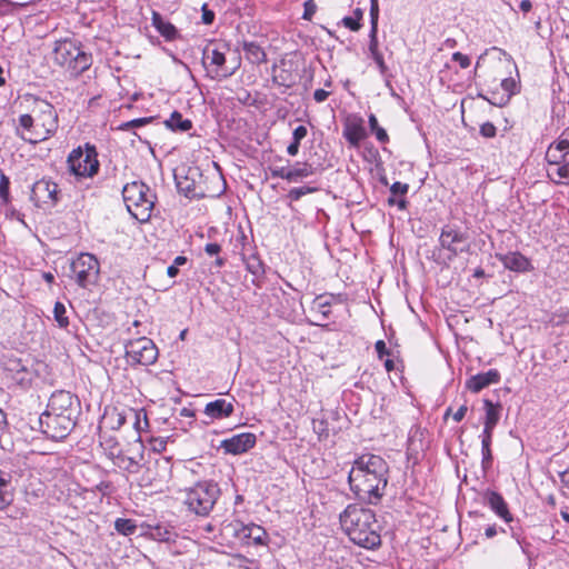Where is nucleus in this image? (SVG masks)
I'll return each instance as SVG.
<instances>
[{"instance_id": "nucleus-4", "label": "nucleus", "mask_w": 569, "mask_h": 569, "mask_svg": "<svg viewBox=\"0 0 569 569\" xmlns=\"http://www.w3.org/2000/svg\"><path fill=\"white\" fill-rule=\"evenodd\" d=\"M53 60L74 76L81 74L92 64V56L86 52L80 43L73 39L56 41Z\"/></svg>"}, {"instance_id": "nucleus-43", "label": "nucleus", "mask_w": 569, "mask_h": 569, "mask_svg": "<svg viewBox=\"0 0 569 569\" xmlns=\"http://www.w3.org/2000/svg\"><path fill=\"white\" fill-rule=\"evenodd\" d=\"M9 184H10L9 178L4 173L1 172V176H0V197L2 198V200L4 202L9 201Z\"/></svg>"}, {"instance_id": "nucleus-6", "label": "nucleus", "mask_w": 569, "mask_h": 569, "mask_svg": "<svg viewBox=\"0 0 569 569\" xmlns=\"http://www.w3.org/2000/svg\"><path fill=\"white\" fill-rule=\"evenodd\" d=\"M122 196L129 212L134 219L140 222L149 221L156 196L146 183L141 181L127 183L122 189Z\"/></svg>"}, {"instance_id": "nucleus-60", "label": "nucleus", "mask_w": 569, "mask_h": 569, "mask_svg": "<svg viewBox=\"0 0 569 569\" xmlns=\"http://www.w3.org/2000/svg\"><path fill=\"white\" fill-rule=\"evenodd\" d=\"M270 170H271V176L273 178H281V179L287 180V174H288L289 169H287L284 167H279V168H271Z\"/></svg>"}, {"instance_id": "nucleus-28", "label": "nucleus", "mask_w": 569, "mask_h": 569, "mask_svg": "<svg viewBox=\"0 0 569 569\" xmlns=\"http://www.w3.org/2000/svg\"><path fill=\"white\" fill-rule=\"evenodd\" d=\"M246 59L253 64H261L267 61L264 50L256 42H243Z\"/></svg>"}, {"instance_id": "nucleus-16", "label": "nucleus", "mask_w": 569, "mask_h": 569, "mask_svg": "<svg viewBox=\"0 0 569 569\" xmlns=\"http://www.w3.org/2000/svg\"><path fill=\"white\" fill-rule=\"evenodd\" d=\"M126 353L133 361L143 366H149L157 360L158 349L151 339L142 337L130 341L126 346Z\"/></svg>"}, {"instance_id": "nucleus-47", "label": "nucleus", "mask_w": 569, "mask_h": 569, "mask_svg": "<svg viewBox=\"0 0 569 569\" xmlns=\"http://www.w3.org/2000/svg\"><path fill=\"white\" fill-rule=\"evenodd\" d=\"M481 453H482L481 467H482V470L486 472L492 466L493 458H492L491 449H483V450H481Z\"/></svg>"}, {"instance_id": "nucleus-20", "label": "nucleus", "mask_w": 569, "mask_h": 569, "mask_svg": "<svg viewBox=\"0 0 569 569\" xmlns=\"http://www.w3.org/2000/svg\"><path fill=\"white\" fill-rule=\"evenodd\" d=\"M500 86L503 90L502 93L492 91L490 97H485L491 104L502 107L509 102L512 94L516 93L517 82L513 78L500 79Z\"/></svg>"}, {"instance_id": "nucleus-9", "label": "nucleus", "mask_w": 569, "mask_h": 569, "mask_svg": "<svg viewBox=\"0 0 569 569\" xmlns=\"http://www.w3.org/2000/svg\"><path fill=\"white\" fill-rule=\"evenodd\" d=\"M174 180L179 193L186 198L203 199L208 196L202 172L198 167L182 168L174 173Z\"/></svg>"}, {"instance_id": "nucleus-41", "label": "nucleus", "mask_w": 569, "mask_h": 569, "mask_svg": "<svg viewBox=\"0 0 569 569\" xmlns=\"http://www.w3.org/2000/svg\"><path fill=\"white\" fill-rule=\"evenodd\" d=\"M332 298H333V296L330 295L328 299L326 296H318L315 299V305L320 309V311L322 312V315L325 317H327L330 312L329 308L331 306Z\"/></svg>"}, {"instance_id": "nucleus-42", "label": "nucleus", "mask_w": 569, "mask_h": 569, "mask_svg": "<svg viewBox=\"0 0 569 569\" xmlns=\"http://www.w3.org/2000/svg\"><path fill=\"white\" fill-rule=\"evenodd\" d=\"M152 120H153L152 117L133 119V120H130L128 122L120 124L119 129L120 130H130L131 128H139V127H142V126L151 122Z\"/></svg>"}, {"instance_id": "nucleus-27", "label": "nucleus", "mask_w": 569, "mask_h": 569, "mask_svg": "<svg viewBox=\"0 0 569 569\" xmlns=\"http://www.w3.org/2000/svg\"><path fill=\"white\" fill-rule=\"evenodd\" d=\"M14 488L11 485V476L0 471V510L8 507L14 497Z\"/></svg>"}, {"instance_id": "nucleus-22", "label": "nucleus", "mask_w": 569, "mask_h": 569, "mask_svg": "<svg viewBox=\"0 0 569 569\" xmlns=\"http://www.w3.org/2000/svg\"><path fill=\"white\" fill-rule=\"evenodd\" d=\"M233 403L226 399H217L206 405L204 415L210 419L228 418L233 413Z\"/></svg>"}, {"instance_id": "nucleus-56", "label": "nucleus", "mask_w": 569, "mask_h": 569, "mask_svg": "<svg viewBox=\"0 0 569 569\" xmlns=\"http://www.w3.org/2000/svg\"><path fill=\"white\" fill-rule=\"evenodd\" d=\"M308 130L305 126H299L293 130L292 140L296 142H301L302 139L307 137Z\"/></svg>"}, {"instance_id": "nucleus-34", "label": "nucleus", "mask_w": 569, "mask_h": 569, "mask_svg": "<svg viewBox=\"0 0 569 569\" xmlns=\"http://www.w3.org/2000/svg\"><path fill=\"white\" fill-rule=\"evenodd\" d=\"M66 313H67L66 306L62 302L57 301L54 303V308H53V316H54V320L58 322V326L63 329L68 328V326H69V319L66 316Z\"/></svg>"}, {"instance_id": "nucleus-30", "label": "nucleus", "mask_w": 569, "mask_h": 569, "mask_svg": "<svg viewBox=\"0 0 569 569\" xmlns=\"http://www.w3.org/2000/svg\"><path fill=\"white\" fill-rule=\"evenodd\" d=\"M367 136L366 129L360 123H350L343 131V137L353 147L359 146L360 141Z\"/></svg>"}, {"instance_id": "nucleus-44", "label": "nucleus", "mask_w": 569, "mask_h": 569, "mask_svg": "<svg viewBox=\"0 0 569 569\" xmlns=\"http://www.w3.org/2000/svg\"><path fill=\"white\" fill-rule=\"evenodd\" d=\"M408 190H409V184L402 183L399 181H397L390 186V192L392 196H399V197L403 198L408 193Z\"/></svg>"}, {"instance_id": "nucleus-54", "label": "nucleus", "mask_w": 569, "mask_h": 569, "mask_svg": "<svg viewBox=\"0 0 569 569\" xmlns=\"http://www.w3.org/2000/svg\"><path fill=\"white\" fill-rule=\"evenodd\" d=\"M375 349L379 359H382L385 356H389L390 353V350L387 348L383 340H378L375 345Z\"/></svg>"}, {"instance_id": "nucleus-45", "label": "nucleus", "mask_w": 569, "mask_h": 569, "mask_svg": "<svg viewBox=\"0 0 569 569\" xmlns=\"http://www.w3.org/2000/svg\"><path fill=\"white\" fill-rule=\"evenodd\" d=\"M303 8H305V10H303L302 18L305 20L310 21L317 11V4L315 3L313 0H308L305 2Z\"/></svg>"}, {"instance_id": "nucleus-8", "label": "nucleus", "mask_w": 569, "mask_h": 569, "mask_svg": "<svg viewBox=\"0 0 569 569\" xmlns=\"http://www.w3.org/2000/svg\"><path fill=\"white\" fill-rule=\"evenodd\" d=\"M67 163L70 173L77 178H92L100 168L97 149L90 143L73 149L67 158Z\"/></svg>"}, {"instance_id": "nucleus-32", "label": "nucleus", "mask_w": 569, "mask_h": 569, "mask_svg": "<svg viewBox=\"0 0 569 569\" xmlns=\"http://www.w3.org/2000/svg\"><path fill=\"white\" fill-rule=\"evenodd\" d=\"M137 523L132 519L118 518L114 521V529L118 533L123 536L134 535L137 531Z\"/></svg>"}, {"instance_id": "nucleus-12", "label": "nucleus", "mask_w": 569, "mask_h": 569, "mask_svg": "<svg viewBox=\"0 0 569 569\" xmlns=\"http://www.w3.org/2000/svg\"><path fill=\"white\" fill-rule=\"evenodd\" d=\"M36 123H39V128H34V137H20L32 144L48 139L58 129V116L52 104L42 102L40 108V114L38 116Z\"/></svg>"}, {"instance_id": "nucleus-52", "label": "nucleus", "mask_w": 569, "mask_h": 569, "mask_svg": "<svg viewBox=\"0 0 569 569\" xmlns=\"http://www.w3.org/2000/svg\"><path fill=\"white\" fill-rule=\"evenodd\" d=\"M201 11H202V16H201V19H202V22L204 24H211L213 21H214V12L212 10H210L208 8V4H203L202 8H201Z\"/></svg>"}, {"instance_id": "nucleus-11", "label": "nucleus", "mask_w": 569, "mask_h": 569, "mask_svg": "<svg viewBox=\"0 0 569 569\" xmlns=\"http://www.w3.org/2000/svg\"><path fill=\"white\" fill-rule=\"evenodd\" d=\"M70 268L76 282L82 288H87L98 281L100 266L98 259L91 253L79 254L71 262Z\"/></svg>"}, {"instance_id": "nucleus-46", "label": "nucleus", "mask_w": 569, "mask_h": 569, "mask_svg": "<svg viewBox=\"0 0 569 569\" xmlns=\"http://www.w3.org/2000/svg\"><path fill=\"white\" fill-rule=\"evenodd\" d=\"M497 133V129L493 123L485 122L480 126V134L485 138H493Z\"/></svg>"}, {"instance_id": "nucleus-24", "label": "nucleus", "mask_w": 569, "mask_h": 569, "mask_svg": "<svg viewBox=\"0 0 569 569\" xmlns=\"http://www.w3.org/2000/svg\"><path fill=\"white\" fill-rule=\"evenodd\" d=\"M378 20L379 3L378 0H370V32H369V51L372 54L379 53L378 49Z\"/></svg>"}, {"instance_id": "nucleus-39", "label": "nucleus", "mask_w": 569, "mask_h": 569, "mask_svg": "<svg viewBox=\"0 0 569 569\" xmlns=\"http://www.w3.org/2000/svg\"><path fill=\"white\" fill-rule=\"evenodd\" d=\"M316 191H317V188L307 187V186L300 187V188H293L289 191L288 198L291 201H298L301 197L312 193V192H316Z\"/></svg>"}, {"instance_id": "nucleus-36", "label": "nucleus", "mask_w": 569, "mask_h": 569, "mask_svg": "<svg viewBox=\"0 0 569 569\" xmlns=\"http://www.w3.org/2000/svg\"><path fill=\"white\" fill-rule=\"evenodd\" d=\"M312 174L311 166L303 163L301 167L289 169L287 174L288 181H297L299 178H305Z\"/></svg>"}, {"instance_id": "nucleus-15", "label": "nucleus", "mask_w": 569, "mask_h": 569, "mask_svg": "<svg viewBox=\"0 0 569 569\" xmlns=\"http://www.w3.org/2000/svg\"><path fill=\"white\" fill-rule=\"evenodd\" d=\"M3 368L8 377L17 385L27 387L33 379V371L30 359L18 358L13 355L4 358Z\"/></svg>"}, {"instance_id": "nucleus-13", "label": "nucleus", "mask_w": 569, "mask_h": 569, "mask_svg": "<svg viewBox=\"0 0 569 569\" xmlns=\"http://www.w3.org/2000/svg\"><path fill=\"white\" fill-rule=\"evenodd\" d=\"M440 247L449 252V260L460 253L470 251L468 234L455 226L447 224L441 229L439 237Z\"/></svg>"}, {"instance_id": "nucleus-51", "label": "nucleus", "mask_w": 569, "mask_h": 569, "mask_svg": "<svg viewBox=\"0 0 569 569\" xmlns=\"http://www.w3.org/2000/svg\"><path fill=\"white\" fill-rule=\"evenodd\" d=\"M452 60L458 62L462 69H467L471 63L470 58L461 52H455Z\"/></svg>"}, {"instance_id": "nucleus-3", "label": "nucleus", "mask_w": 569, "mask_h": 569, "mask_svg": "<svg viewBox=\"0 0 569 569\" xmlns=\"http://www.w3.org/2000/svg\"><path fill=\"white\" fill-rule=\"evenodd\" d=\"M229 46L222 42H209L202 50V66L212 80H224L233 76L241 66L238 56L230 62L227 60Z\"/></svg>"}, {"instance_id": "nucleus-17", "label": "nucleus", "mask_w": 569, "mask_h": 569, "mask_svg": "<svg viewBox=\"0 0 569 569\" xmlns=\"http://www.w3.org/2000/svg\"><path fill=\"white\" fill-rule=\"evenodd\" d=\"M257 437L251 432L234 435L221 441L220 448L229 455H241L254 447Z\"/></svg>"}, {"instance_id": "nucleus-37", "label": "nucleus", "mask_w": 569, "mask_h": 569, "mask_svg": "<svg viewBox=\"0 0 569 569\" xmlns=\"http://www.w3.org/2000/svg\"><path fill=\"white\" fill-rule=\"evenodd\" d=\"M267 531L261 526L251 523V540L253 541L254 545H267Z\"/></svg>"}, {"instance_id": "nucleus-19", "label": "nucleus", "mask_w": 569, "mask_h": 569, "mask_svg": "<svg viewBox=\"0 0 569 569\" xmlns=\"http://www.w3.org/2000/svg\"><path fill=\"white\" fill-rule=\"evenodd\" d=\"M483 503L490 507V509L506 522L512 521V516L509 511L508 505L503 497L493 490H486L482 493Z\"/></svg>"}, {"instance_id": "nucleus-23", "label": "nucleus", "mask_w": 569, "mask_h": 569, "mask_svg": "<svg viewBox=\"0 0 569 569\" xmlns=\"http://www.w3.org/2000/svg\"><path fill=\"white\" fill-rule=\"evenodd\" d=\"M498 258L505 268L512 271L523 272L530 268V261L520 252H508L499 254Z\"/></svg>"}, {"instance_id": "nucleus-18", "label": "nucleus", "mask_w": 569, "mask_h": 569, "mask_svg": "<svg viewBox=\"0 0 569 569\" xmlns=\"http://www.w3.org/2000/svg\"><path fill=\"white\" fill-rule=\"evenodd\" d=\"M58 194V184L43 178L33 183L30 198L36 203L51 202L56 204L59 200Z\"/></svg>"}, {"instance_id": "nucleus-21", "label": "nucleus", "mask_w": 569, "mask_h": 569, "mask_svg": "<svg viewBox=\"0 0 569 569\" xmlns=\"http://www.w3.org/2000/svg\"><path fill=\"white\" fill-rule=\"evenodd\" d=\"M500 380V373L496 369H490L487 372L478 373L470 377L467 381V388L472 392H479L483 388L497 383Z\"/></svg>"}, {"instance_id": "nucleus-62", "label": "nucleus", "mask_w": 569, "mask_h": 569, "mask_svg": "<svg viewBox=\"0 0 569 569\" xmlns=\"http://www.w3.org/2000/svg\"><path fill=\"white\" fill-rule=\"evenodd\" d=\"M467 411L468 407L466 405L460 406L459 409L453 413V420L460 422L465 418Z\"/></svg>"}, {"instance_id": "nucleus-53", "label": "nucleus", "mask_w": 569, "mask_h": 569, "mask_svg": "<svg viewBox=\"0 0 569 569\" xmlns=\"http://www.w3.org/2000/svg\"><path fill=\"white\" fill-rule=\"evenodd\" d=\"M492 433L493 431L491 430H486L483 429L482 430V433H481V450L483 449H490V446H491V441H492Z\"/></svg>"}, {"instance_id": "nucleus-10", "label": "nucleus", "mask_w": 569, "mask_h": 569, "mask_svg": "<svg viewBox=\"0 0 569 569\" xmlns=\"http://www.w3.org/2000/svg\"><path fill=\"white\" fill-rule=\"evenodd\" d=\"M77 422V419L70 416H60L50 411H44L39 417L41 431L52 440H62L69 436Z\"/></svg>"}, {"instance_id": "nucleus-57", "label": "nucleus", "mask_w": 569, "mask_h": 569, "mask_svg": "<svg viewBox=\"0 0 569 569\" xmlns=\"http://www.w3.org/2000/svg\"><path fill=\"white\" fill-rule=\"evenodd\" d=\"M236 533L238 538L244 540V539H251V523L250 525H242L240 529L236 530Z\"/></svg>"}, {"instance_id": "nucleus-64", "label": "nucleus", "mask_w": 569, "mask_h": 569, "mask_svg": "<svg viewBox=\"0 0 569 569\" xmlns=\"http://www.w3.org/2000/svg\"><path fill=\"white\" fill-rule=\"evenodd\" d=\"M300 142H296L292 140V142L288 146L287 152L289 156H296L299 152Z\"/></svg>"}, {"instance_id": "nucleus-1", "label": "nucleus", "mask_w": 569, "mask_h": 569, "mask_svg": "<svg viewBox=\"0 0 569 569\" xmlns=\"http://www.w3.org/2000/svg\"><path fill=\"white\" fill-rule=\"evenodd\" d=\"M389 467L383 458L367 453L358 457L348 473L350 490L362 502L378 505L386 493Z\"/></svg>"}, {"instance_id": "nucleus-49", "label": "nucleus", "mask_w": 569, "mask_h": 569, "mask_svg": "<svg viewBox=\"0 0 569 569\" xmlns=\"http://www.w3.org/2000/svg\"><path fill=\"white\" fill-rule=\"evenodd\" d=\"M512 538L516 539L517 543L525 549L527 542L525 541V537L522 536V530L520 528H516L513 526H509Z\"/></svg>"}, {"instance_id": "nucleus-25", "label": "nucleus", "mask_w": 569, "mask_h": 569, "mask_svg": "<svg viewBox=\"0 0 569 569\" xmlns=\"http://www.w3.org/2000/svg\"><path fill=\"white\" fill-rule=\"evenodd\" d=\"M152 26L167 41H173L179 37L178 29L157 11H152Z\"/></svg>"}, {"instance_id": "nucleus-14", "label": "nucleus", "mask_w": 569, "mask_h": 569, "mask_svg": "<svg viewBox=\"0 0 569 569\" xmlns=\"http://www.w3.org/2000/svg\"><path fill=\"white\" fill-rule=\"evenodd\" d=\"M46 411L77 419L80 412V401L70 391L57 390L51 395Z\"/></svg>"}, {"instance_id": "nucleus-31", "label": "nucleus", "mask_w": 569, "mask_h": 569, "mask_svg": "<svg viewBox=\"0 0 569 569\" xmlns=\"http://www.w3.org/2000/svg\"><path fill=\"white\" fill-rule=\"evenodd\" d=\"M166 126L170 128L172 131L186 132L192 128V122L189 119H183L182 114L178 111H173L168 120H166Z\"/></svg>"}, {"instance_id": "nucleus-59", "label": "nucleus", "mask_w": 569, "mask_h": 569, "mask_svg": "<svg viewBox=\"0 0 569 569\" xmlns=\"http://www.w3.org/2000/svg\"><path fill=\"white\" fill-rule=\"evenodd\" d=\"M371 57H372V59L375 60V62L377 63V66H378V68H379L380 72H381L382 74H385V73L387 72L388 68H387V66H386V63H385V60H383L382 53H381V52H379V53L372 54Z\"/></svg>"}, {"instance_id": "nucleus-48", "label": "nucleus", "mask_w": 569, "mask_h": 569, "mask_svg": "<svg viewBox=\"0 0 569 569\" xmlns=\"http://www.w3.org/2000/svg\"><path fill=\"white\" fill-rule=\"evenodd\" d=\"M557 320V325L569 323V308H559L553 316Z\"/></svg>"}, {"instance_id": "nucleus-35", "label": "nucleus", "mask_w": 569, "mask_h": 569, "mask_svg": "<svg viewBox=\"0 0 569 569\" xmlns=\"http://www.w3.org/2000/svg\"><path fill=\"white\" fill-rule=\"evenodd\" d=\"M355 17H345L342 19V23L346 28L350 29L351 31H358L361 28V19L363 17V11L360 8H357L353 11Z\"/></svg>"}, {"instance_id": "nucleus-26", "label": "nucleus", "mask_w": 569, "mask_h": 569, "mask_svg": "<svg viewBox=\"0 0 569 569\" xmlns=\"http://www.w3.org/2000/svg\"><path fill=\"white\" fill-rule=\"evenodd\" d=\"M485 410H486V418L483 422V429L491 430L496 428V426L499 422L500 419V412H501V405L500 403H493L489 399L483 400Z\"/></svg>"}, {"instance_id": "nucleus-5", "label": "nucleus", "mask_w": 569, "mask_h": 569, "mask_svg": "<svg viewBox=\"0 0 569 569\" xmlns=\"http://www.w3.org/2000/svg\"><path fill=\"white\" fill-rule=\"evenodd\" d=\"M220 493L217 482L211 480L199 481L193 487L184 490L183 503L194 515L207 517L217 503Z\"/></svg>"}, {"instance_id": "nucleus-63", "label": "nucleus", "mask_w": 569, "mask_h": 569, "mask_svg": "<svg viewBox=\"0 0 569 569\" xmlns=\"http://www.w3.org/2000/svg\"><path fill=\"white\" fill-rule=\"evenodd\" d=\"M329 97V92L323 90V89H317L315 92H313V99L317 101V102H323L327 98Z\"/></svg>"}, {"instance_id": "nucleus-55", "label": "nucleus", "mask_w": 569, "mask_h": 569, "mask_svg": "<svg viewBox=\"0 0 569 569\" xmlns=\"http://www.w3.org/2000/svg\"><path fill=\"white\" fill-rule=\"evenodd\" d=\"M397 196H392L388 198L389 206H397L400 210H406L408 207V201L406 198L396 199Z\"/></svg>"}, {"instance_id": "nucleus-58", "label": "nucleus", "mask_w": 569, "mask_h": 569, "mask_svg": "<svg viewBox=\"0 0 569 569\" xmlns=\"http://www.w3.org/2000/svg\"><path fill=\"white\" fill-rule=\"evenodd\" d=\"M221 251V246L217 242L207 243L204 247V252L208 256H218Z\"/></svg>"}, {"instance_id": "nucleus-61", "label": "nucleus", "mask_w": 569, "mask_h": 569, "mask_svg": "<svg viewBox=\"0 0 569 569\" xmlns=\"http://www.w3.org/2000/svg\"><path fill=\"white\" fill-rule=\"evenodd\" d=\"M122 462H126L124 469L128 471H136L133 468L138 467V461L132 457H121Z\"/></svg>"}, {"instance_id": "nucleus-29", "label": "nucleus", "mask_w": 569, "mask_h": 569, "mask_svg": "<svg viewBox=\"0 0 569 569\" xmlns=\"http://www.w3.org/2000/svg\"><path fill=\"white\" fill-rule=\"evenodd\" d=\"M148 533L152 539L161 542L173 541L177 537V533L172 527L159 523L156 526H150Z\"/></svg>"}, {"instance_id": "nucleus-50", "label": "nucleus", "mask_w": 569, "mask_h": 569, "mask_svg": "<svg viewBox=\"0 0 569 569\" xmlns=\"http://www.w3.org/2000/svg\"><path fill=\"white\" fill-rule=\"evenodd\" d=\"M512 538L516 539L517 543L525 549L527 542L525 541V537L522 536V530L520 528H516L513 526H509Z\"/></svg>"}, {"instance_id": "nucleus-33", "label": "nucleus", "mask_w": 569, "mask_h": 569, "mask_svg": "<svg viewBox=\"0 0 569 569\" xmlns=\"http://www.w3.org/2000/svg\"><path fill=\"white\" fill-rule=\"evenodd\" d=\"M368 121H369L370 130L372 131V133H375L377 140L379 142H381V143L388 142L389 141V137L387 134V131L379 126L378 119H377V117L373 113H371L369 116Z\"/></svg>"}, {"instance_id": "nucleus-2", "label": "nucleus", "mask_w": 569, "mask_h": 569, "mask_svg": "<svg viewBox=\"0 0 569 569\" xmlns=\"http://www.w3.org/2000/svg\"><path fill=\"white\" fill-rule=\"evenodd\" d=\"M339 520L350 540L356 545L367 549L380 546V525L371 509L350 503L340 513Z\"/></svg>"}, {"instance_id": "nucleus-40", "label": "nucleus", "mask_w": 569, "mask_h": 569, "mask_svg": "<svg viewBox=\"0 0 569 569\" xmlns=\"http://www.w3.org/2000/svg\"><path fill=\"white\" fill-rule=\"evenodd\" d=\"M247 270L253 276H261L264 273L263 263L256 257H251L247 261Z\"/></svg>"}, {"instance_id": "nucleus-7", "label": "nucleus", "mask_w": 569, "mask_h": 569, "mask_svg": "<svg viewBox=\"0 0 569 569\" xmlns=\"http://www.w3.org/2000/svg\"><path fill=\"white\" fill-rule=\"evenodd\" d=\"M547 174L555 183L569 181V132H563L546 152Z\"/></svg>"}, {"instance_id": "nucleus-38", "label": "nucleus", "mask_w": 569, "mask_h": 569, "mask_svg": "<svg viewBox=\"0 0 569 569\" xmlns=\"http://www.w3.org/2000/svg\"><path fill=\"white\" fill-rule=\"evenodd\" d=\"M19 126L28 131V137H34V128H39V123L30 114H21L19 117Z\"/></svg>"}]
</instances>
